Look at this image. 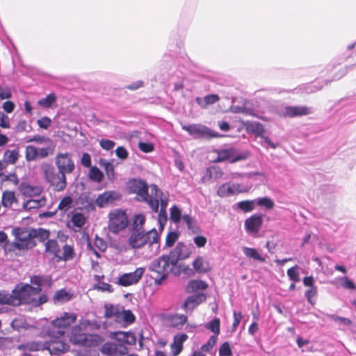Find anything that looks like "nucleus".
<instances>
[{
  "label": "nucleus",
  "instance_id": "obj_57",
  "mask_svg": "<svg viewBox=\"0 0 356 356\" xmlns=\"http://www.w3.org/2000/svg\"><path fill=\"white\" fill-rule=\"evenodd\" d=\"M179 238V234L176 232H170L165 238V247H172Z\"/></svg>",
  "mask_w": 356,
  "mask_h": 356
},
{
  "label": "nucleus",
  "instance_id": "obj_63",
  "mask_svg": "<svg viewBox=\"0 0 356 356\" xmlns=\"http://www.w3.org/2000/svg\"><path fill=\"white\" fill-rule=\"evenodd\" d=\"M168 221V215L166 211H159L158 216V222L159 225V229L163 230L165 225Z\"/></svg>",
  "mask_w": 356,
  "mask_h": 356
},
{
  "label": "nucleus",
  "instance_id": "obj_43",
  "mask_svg": "<svg viewBox=\"0 0 356 356\" xmlns=\"http://www.w3.org/2000/svg\"><path fill=\"white\" fill-rule=\"evenodd\" d=\"M54 152V146L49 145L45 147H37V156L38 160L42 159L48 157L49 155H51Z\"/></svg>",
  "mask_w": 356,
  "mask_h": 356
},
{
  "label": "nucleus",
  "instance_id": "obj_10",
  "mask_svg": "<svg viewBox=\"0 0 356 356\" xmlns=\"http://www.w3.org/2000/svg\"><path fill=\"white\" fill-rule=\"evenodd\" d=\"M181 128L195 139H209L218 136V133L200 124H181Z\"/></svg>",
  "mask_w": 356,
  "mask_h": 356
},
{
  "label": "nucleus",
  "instance_id": "obj_47",
  "mask_svg": "<svg viewBox=\"0 0 356 356\" xmlns=\"http://www.w3.org/2000/svg\"><path fill=\"white\" fill-rule=\"evenodd\" d=\"M254 202L258 206L264 207L266 209H271L275 206V203L273 200L268 197L255 199Z\"/></svg>",
  "mask_w": 356,
  "mask_h": 356
},
{
  "label": "nucleus",
  "instance_id": "obj_36",
  "mask_svg": "<svg viewBox=\"0 0 356 356\" xmlns=\"http://www.w3.org/2000/svg\"><path fill=\"white\" fill-rule=\"evenodd\" d=\"M254 200H245L237 202L234 205V208L236 207L237 209L241 210L245 213L250 212L254 209Z\"/></svg>",
  "mask_w": 356,
  "mask_h": 356
},
{
  "label": "nucleus",
  "instance_id": "obj_53",
  "mask_svg": "<svg viewBox=\"0 0 356 356\" xmlns=\"http://www.w3.org/2000/svg\"><path fill=\"white\" fill-rule=\"evenodd\" d=\"M194 270L199 273H206L207 269L204 267V259L202 257L198 256L193 262Z\"/></svg>",
  "mask_w": 356,
  "mask_h": 356
},
{
  "label": "nucleus",
  "instance_id": "obj_4",
  "mask_svg": "<svg viewBox=\"0 0 356 356\" xmlns=\"http://www.w3.org/2000/svg\"><path fill=\"white\" fill-rule=\"evenodd\" d=\"M76 318L77 316L74 313H63L60 316L51 321V325L47 327V335L56 337L65 336L66 329L75 323Z\"/></svg>",
  "mask_w": 356,
  "mask_h": 356
},
{
  "label": "nucleus",
  "instance_id": "obj_32",
  "mask_svg": "<svg viewBox=\"0 0 356 356\" xmlns=\"http://www.w3.org/2000/svg\"><path fill=\"white\" fill-rule=\"evenodd\" d=\"M72 298V295L67 292L65 289L57 291L54 296V301L55 302L64 303L70 301Z\"/></svg>",
  "mask_w": 356,
  "mask_h": 356
},
{
  "label": "nucleus",
  "instance_id": "obj_21",
  "mask_svg": "<svg viewBox=\"0 0 356 356\" xmlns=\"http://www.w3.org/2000/svg\"><path fill=\"white\" fill-rule=\"evenodd\" d=\"M263 223L262 215L255 213L245 220V227L248 233L256 234Z\"/></svg>",
  "mask_w": 356,
  "mask_h": 356
},
{
  "label": "nucleus",
  "instance_id": "obj_45",
  "mask_svg": "<svg viewBox=\"0 0 356 356\" xmlns=\"http://www.w3.org/2000/svg\"><path fill=\"white\" fill-rule=\"evenodd\" d=\"M25 158L29 162L38 160L37 147L33 145H27L25 149Z\"/></svg>",
  "mask_w": 356,
  "mask_h": 356
},
{
  "label": "nucleus",
  "instance_id": "obj_26",
  "mask_svg": "<svg viewBox=\"0 0 356 356\" xmlns=\"http://www.w3.org/2000/svg\"><path fill=\"white\" fill-rule=\"evenodd\" d=\"M182 220L186 224L188 229L190 230L193 234H197L200 233L201 229L198 225L197 220L191 215H183Z\"/></svg>",
  "mask_w": 356,
  "mask_h": 356
},
{
  "label": "nucleus",
  "instance_id": "obj_1",
  "mask_svg": "<svg viewBox=\"0 0 356 356\" xmlns=\"http://www.w3.org/2000/svg\"><path fill=\"white\" fill-rule=\"evenodd\" d=\"M41 287L32 286L29 284L19 283L15 285L10 295V305L18 307L22 305H30L38 307L47 302L46 295H40Z\"/></svg>",
  "mask_w": 356,
  "mask_h": 356
},
{
  "label": "nucleus",
  "instance_id": "obj_27",
  "mask_svg": "<svg viewBox=\"0 0 356 356\" xmlns=\"http://www.w3.org/2000/svg\"><path fill=\"white\" fill-rule=\"evenodd\" d=\"M45 202L46 200L44 197L39 199H29L24 202L22 207L24 209L29 211L42 207L45 204Z\"/></svg>",
  "mask_w": 356,
  "mask_h": 356
},
{
  "label": "nucleus",
  "instance_id": "obj_34",
  "mask_svg": "<svg viewBox=\"0 0 356 356\" xmlns=\"http://www.w3.org/2000/svg\"><path fill=\"white\" fill-rule=\"evenodd\" d=\"M44 245L46 252L52 254L55 257H58L60 248L56 240L48 239Z\"/></svg>",
  "mask_w": 356,
  "mask_h": 356
},
{
  "label": "nucleus",
  "instance_id": "obj_12",
  "mask_svg": "<svg viewBox=\"0 0 356 356\" xmlns=\"http://www.w3.org/2000/svg\"><path fill=\"white\" fill-rule=\"evenodd\" d=\"M246 191L245 187L241 184L226 182L218 188L216 193L220 197H227Z\"/></svg>",
  "mask_w": 356,
  "mask_h": 356
},
{
  "label": "nucleus",
  "instance_id": "obj_24",
  "mask_svg": "<svg viewBox=\"0 0 356 356\" xmlns=\"http://www.w3.org/2000/svg\"><path fill=\"white\" fill-rule=\"evenodd\" d=\"M166 319L170 327L177 329L181 328L187 322V316L184 314H175L168 315Z\"/></svg>",
  "mask_w": 356,
  "mask_h": 356
},
{
  "label": "nucleus",
  "instance_id": "obj_28",
  "mask_svg": "<svg viewBox=\"0 0 356 356\" xmlns=\"http://www.w3.org/2000/svg\"><path fill=\"white\" fill-rule=\"evenodd\" d=\"M218 95L212 94L206 95L204 98L196 97V103L202 108H206L209 105L213 104L219 100Z\"/></svg>",
  "mask_w": 356,
  "mask_h": 356
},
{
  "label": "nucleus",
  "instance_id": "obj_60",
  "mask_svg": "<svg viewBox=\"0 0 356 356\" xmlns=\"http://www.w3.org/2000/svg\"><path fill=\"white\" fill-rule=\"evenodd\" d=\"M217 342V337L212 335L209 339L208 341L201 346V350L204 352L210 351Z\"/></svg>",
  "mask_w": 356,
  "mask_h": 356
},
{
  "label": "nucleus",
  "instance_id": "obj_59",
  "mask_svg": "<svg viewBox=\"0 0 356 356\" xmlns=\"http://www.w3.org/2000/svg\"><path fill=\"white\" fill-rule=\"evenodd\" d=\"M232 355L229 342H224L219 348V356H232Z\"/></svg>",
  "mask_w": 356,
  "mask_h": 356
},
{
  "label": "nucleus",
  "instance_id": "obj_54",
  "mask_svg": "<svg viewBox=\"0 0 356 356\" xmlns=\"http://www.w3.org/2000/svg\"><path fill=\"white\" fill-rule=\"evenodd\" d=\"M26 143H36L38 144H43V143H52V141L48 137H45V136H41V135H35L33 136L29 137L26 140Z\"/></svg>",
  "mask_w": 356,
  "mask_h": 356
},
{
  "label": "nucleus",
  "instance_id": "obj_15",
  "mask_svg": "<svg viewBox=\"0 0 356 356\" xmlns=\"http://www.w3.org/2000/svg\"><path fill=\"white\" fill-rule=\"evenodd\" d=\"M246 159V154L240 153L235 148L230 147L218 151L216 161L222 162L225 161H229L231 163H235L236 161L245 160Z\"/></svg>",
  "mask_w": 356,
  "mask_h": 356
},
{
  "label": "nucleus",
  "instance_id": "obj_23",
  "mask_svg": "<svg viewBox=\"0 0 356 356\" xmlns=\"http://www.w3.org/2000/svg\"><path fill=\"white\" fill-rule=\"evenodd\" d=\"M112 334L113 338H114L117 341L124 345H134L136 343V336L130 332H117L113 333Z\"/></svg>",
  "mask_w": 356,
  "mask_h": 356
},
{
  "label": "nucleus",
  "instance_id": "obj_13",
  "mask_svg": "<svg viewBox=\"0 0 356 356\" xmlns=\"http://www.w3.org/2000/svg\"><path fill=\"white\" fill-rule=\"evenodd\" d=\"M55 164L59 172L64 174H70L75 169L74 163L67 152L58 153L55 157Z\"/></svg>",
  "mask_w": 356,
  "mask_h": 356
},
{
  "label": "nucleus",
  "instance_id": "obj_20",
  "mask_svg": "<svg viewBox=\"0 0 356 356\" xmlns=\"http://www.w3.org/2000/svg\"><path fill=\"white\" fill-rule=\"evenodd\" d=\"M207 296L204 293H197L188 296L183 303L181 308L186 312H191L200 304L204 302Z\"/></svg>",
  "mask_w": 356,
  "mask_h": 356
},
{
  "label": "nucleus",
  "instance_id": "obj_3",
  "mask_svg": "<svg viewBox=\"0 0 356 356\" xmlns=\"http://www.w3.org/2000/svg\"><path fill=\"white\" fill-rule=\"evenodd\" d=\"M12 234L15 236L13 241L8 248L9 251L18 250L19 251H28L37 245L33 238V228L17 227L12 229Z\"/></svg>",
  "mask_w": 356,
  "mask_h": 356
},
{
  "label": "nucleus",
  "instance_id": "obj_62",
  "mask_svg": "<svg viewBox=\"0 0 356 356\" xmlns=\"http://www.w3.org/2000/svg\"><path fill=\"white\" fill-rule=\"evenodd\" d=\"M101 164L104 165L106 173L109 179H113L114 177V167L112 163L108 161H101Z\"/></svg>",
  "mask_w": 356,
  "mask_h": 356
},
{
  "label": "nucleus",
  "instance_id": "obj_50",
  "mask_svg": "<svg viewBox=\"0 0 356 356\" xmlns=\"http://www.w3.org/2000/svg\"><path fill=\"white\" fill-rule=\"evenodd\" d=\"M188 287L191 289L193 291H196L207 289L208 284L202 280H193L189 282Z\"/></svg>",
  "mask_w": 356,
  "mask_h": 356
},
{
  "label": "nucleus",
  "instance_id": "obj_40",
  "mask_svg": "<svg viewBox=\"0 0 356 356\" xmlns=\"http://www.w3.org/2000/svg\"><path fill=\"white\" fill-rule=\"evenodd\" d=\"M181 210L177 206L173 205L170 209V219L175 223H179L182 220Z\"/></svg>",
  "mask_w": 356,
  "mask_h": 356
},
{
  "label": "nucleus",
  "instance_id": "obj_38",
  "mask_svg": "<svg viewBox=\"0 0 356 356\" xmlns=\"http://www.w3.org/2000/svg\"><path fill=\"white\" fill-rule=\"evenodd\" d=\"M141 200L146 202L153 212H154V213L159 212V198H156V197L150 196L149 195V193H147V197H144Z\"/></svg>",
  "mask_w": 356,
  "mask_h": 356
},
{
  "label": "nucleus",
  "instance_id": "obj_33",
  "mask_svg": "<svg viewBox=\"0 0 356 356\" xmlns=\"http://www.w3.org/2000/svg\"><path fill=\"white\" fill-rule=\"evenodd\" d=\"M15 202H17V199L13 191H6L3 193L1 204L4 207H11Z\"/></svg>",
  "mask_w": 356,
  "mask_h": 356
},
{
  "label": "nucleus",
  "instance_id": "obj_49",
  "mask_svg": "<svg viewBox=\"0 0 356 356\" xmlns=\"http://www.w3.org/2000/svg\"><path fill=\"white\" fill-rule=\"evenodd\" d=\"M73 200L70 196L64 197L60 202L58 209L66 212L69 210L72 204Z\"/></svg>",
  "mask_w": 356,
  "mask_h": 356
},
{
  "label": "nucleus",
  "instance_id": "obj_58",
  "mask_svg": "<svg viewBox=\"0 0 356 356\" xmlns=\"http://www.w3.org/2000/svg\"><path fill=\"white\" fill-rule=\"evenodd\" d=\"M121 316L122 317L123 321L127 324H131L136 320L134 314L129 309H123L122 314L120 313V316Z\"/></svg>",
  "mask_w": 356,
  "mask_h": 356
},
{
  "label": "nucleus",
  "instance_id": "obj_31",
  "mask_svg": "<svg viewBox=\"0 0 356 356\" xmlns=\"http://www.w3.org/2000/svg\"><path fill=\"white\" fill-rule=\"evenodd\" d=\"M19 157V150L18 148L10 150L8 149L4 152L3 160L6 163L15 164Z\"/></svg>",
  "mask_w": 356,
  "mask_h": 356
},
{
  "label": "nucleus",
  "instance_id": "obj_42",
  "mask_svg": "<svg viewBox=\"0 0 356 356\" xmlns=\"http://www.w3.org/2000/svg\"><path fill=\"white\" fill-rule=\"evenodd\" d=\"M220 321L218 318H214L205 325V327L212 332L216 337L220 334Z\"/></svg>",
  "mask_w": 356,
  "mask_h": 356
},
{
  "label": "nucleus",
  "instance_id": "obj_6",
  "mask_svg": "<svg viewBox=\"0 0 356 356\" xmlns=\"http://www.w3.org/2000/svg\"><path fill=\"white\" fill-rule=\"evenodd\" d=\"M47 182L50 184L56 191H63L67 186L65 174L58 170L49 163H43L41 166Z\"/></svg>",
  "mask_w": 356,
  "mask_h": 356
},
{
  "label": "nucleus",
  "instance_id": "obj_56",
  "mask_svg": "<svg viewBox=\"0 0 356 356\" xmlns=\"http://www.w3.org/2000/svg\"><path fill=\"white\" fill-rule=\"evenodd\" d=\"M298 266L297 265L290 268L287 270V275L290 280L293 282H298L300 281L299 273L298 271Z\"/></svg>",
  "mask_w": 356,
  "mask_h": 356
},
{
  "label": "nucleus",
  "instance_id": "obj_7",
  "mask_svg": "<svg viewBox=\"0 0 356 356\" xmlns=\"http://www.w3.org/2000/svg\"><path fill=\"white\" fill-rule=\"evenodd\" d=\"M273 112L281 118H296L311 114L312 108L305 106H275Z\"/></svg>",
  "mask_w": 356,
  "mask_h": 356
},
{
  "label": "nucleus",
  "instance_id": "obj_39",
  "mask_svg": "<svg viewBox=\"0 0 356 356\" xmlns=\"http://www.w3.org/2000/svg\"><path fill=\"white\" fill-rule=\"evenodd\" d=\"M247 129L249 132H251L258 136H262V134L264 133L263 125L258 122H250L247 125Z\"/></svg>",
  "mask_w": 356,
  "mask_h": 356
},
{
  "label": "nucleus",
  "instance_id": "obj_61",
  "mask_svg": "<svg viewBox=\"0 0 356 356\" xmlns=\"http://www.w3.org/2000/svg\"><path fill=\"white\" fill-rule=\"evenodd\" d=\"M26 325L25 321L22 318H16L10 323L13 329L17 331H20L21 329L25 328Z\"/></svg>",
  "mask_w": 356,
  "mask_h": 356
},
{
  "label": "nucleus",
  "instance_id": "obj_46",
  "mask_svg": "<svg viewBox=\"0 0 356 356\" xmlns=\"http://www.w3.org/2000/svg\"><path fill=\"white\" fill-rule=\"evenodd\" d=\"M88 176L92 181L95 182L102 181L104 177L102 172L96 166L90 168Z\"/></svg>",
  "mask_w": 356,
  "mask_h": 356
},
{
  "label": "nucleus",
  "instance_id": "obj_64",
  "mask_svg": "<svg viewBox=\"0 0 356 356\" xmlns=\"http://www.w3.org/2000/svg\"><path fill=\"white\" fill-rule=\"evenodd\" d=\"M341 281H342L341 286L346 289L355 290L356 289V285L355 283L350 280L347 277H341L339 278Z\"/></svg>",
  "mask_w": 356,
  "mask_h": 356
},
{
  "label": "nucleus",
  "instance_id": "obj_52",
  "mask_svg": "<svg viewBox=\"0 0 356 356\" xmlns=\"http://www.w3.org/2000/svg\"><path fill=\"white\" fill-rule=\"evenodd\" d=\"M26 347L29 351H39L47 349V343L32 341L27 343Z\"/></svg>",
  "mask_w": 356,
  "mask_h": 356
},
{
  "label": "nucleus",
  "instance_id": "obj_22",
  "mask_svg": "<svg viewBox=\"0 0 356 356\" xmlns=\"http://www.w3.org/2000/svg\"><path fill=\"white\" fill-rule=\"evenodd\" d=\"M349 68H352V66L350 67H345L343 69H341L340 71H339L337 73L334 74V76L331 79H325L322 81V82H320L319 81H316L314 83H311L310 85V90L311 92H314L320 90L325 85H327L332 81L339 80L341 78H342L348 72V70Z\"/></svg>",
  "mask_w": 356,
  "mask_h": 356
},
{
  "label": "nucleus",
  "instance_id": "obj_9",
  "mask_svg": "<svg viewBox=\"0 0 356 356\" xmlns=\"http://www.w3.org/2000/svg\"><path fill=\"white\" fill-rule=\"evenodd\" d=\"M109 231L113 234H118L124 229L128 225V217L125 211L116 209L109 213Z\"/></svg>",
  "mask_w": 356,
  "mask_h": 356
},
{
  "label": "nucleus",
  "instance_id": "obj_5",
  "mask_svg": "<svg viewBox=\"0 0 356 356\" xmlns=\"http://www.w3.org/2000/svg\"><path fill=\"white\" fill-rule=\"evenodd\" d=\"M159 239V233L154 228L147 232L134 230L131 231L129 238V245L134 249H139L147 244L151 245L157 243Z\"/></svg>",
  "mask_w": 356,
  "mask_h": 356
},
{
  "label": "nucleus",
  "instance_id": "obj_37",
  "mask_svg": "<svg viewBox=\"0 0 356 356\" xmlns=\"http://www.w3.org/2000/svg\"><path fill=\"white\" fill-rule=\"evenodd\" d=\"M33 234L34 240L38 238L40 242H44L49 238L50 232L42 227L38 229L33 228Z\"/></svg>",
  "mask_w": 356,
  "mask_h": 356
},
{
  "label": "nucleus",
  "instance_id": "obj_35",
  "mask_svg": "<svg viewBox=\"0 0 356 356\" xmlns=\"http://www.w3.org/2000/svg\"><path fill=\"white\" fill-rule=\"evenodd\" d=\"M105 313L104 316L106 318H110L116 316L117 318H120V312L118 306H114L112 304H106L104 306Z\"/></svg>",
  "mask_w": 356,
  "mask_h": 356
},
{
  "label": "nucleus",
  "instance_id": "obj_51",
  "mask_svg": "<svg viewBox=\"0 0 356 356\" xmlns=\"http://www.w3.org/2000/svg\"><path fill=\"white\" fill-rule=\"evenodd\" d=\"M317 293L318 290L316 286L309 288L305 292V298L312 305H314L316 302L314 298L317 296Z\"/></svg>",
  "mask_w": 356,
  "mask_h": 356
},
{
  "label": "nucleus",
  "instance_id": "obj_19",
  "mask_svg": "<svg viewBox=\"0 0 356 356\" xmlns=\"http://www.w3.org/2000/svg\"><path fill=\"white\" fill-rule=\"evenodd\" d=\"M122 195L116 191H107L99 194L95 200V204L99 207L103 208L106 205L112 204L115 202L121 199Z\"/></svg>",
  "mask_w": 356,
  "mask_h": 356
},
{
  "label": "nucleus",
  "instance_id": "obj_8",
  "mask_svg": "<svg viewBox=\"0 0 356 356\" xmlns=\"http://www.w3.org/2000/svg\"><path fill=\"white\" fill-rule=\"evenodd\" d=\"M195 247L192 243L186 244L184 242H178L175 248L168 254L172 259V264L175 263L176 266L181 269V265H179V260H184L190 257Z\"/></svg>",
  "mask_w": 356,
  "mask_h": 356
},
{
  "label": "nucleus",
  "instance_id": "obj_29",
  "mask_svg": "<svg viewBox=\"0 0 356 356\" xmlns=\"http://www.w3.org/2000/svg\"><path fill=\"white\" fill-rule=\"evenodd\" d=\"M74 251L72 246L65 244L63 247V253L60 254L58 253V257H56L58 261H67L74 259Z\"/></svg>",
  "mask_w": 356,
  "mask_h": 356
},
{
  "label": "nucleus",
  "instance_id": "obj_25",
  "mask_svg": "<svg viewBox=\"0 0 356 356\" xmlns=\"http://www.w3.org/2000/svg\"><path fill=\"white\" fill-rule=\"evenodd\" d=\"M188 339L186 334H176L174 341L171 344V348L174 356L178 355L183 349V343Z\"/></svg>",
  "mask_w": 356,
  "mask_h": 356
},
{
  "label": "nucleus",
  "instance_id": "obj_55",
  "mask_svg": "<svg viewBox=\"0 0 356 356\" xmlns=\"http://www.w3.org/2000/svg\"><path fill=\"white\" fill-rule=\"evenodd\" d=\"M327 317L339 325L348 326L351 324V321L348 318L341 317L335 314H329Z\"/></svg>",
  "mask_w": 356,
  "mask_h": 356
},
{
  "label": "nucleus",
  "instance_id": "obj_2",
  "mask_svg": "<svg viewBox=\"0 0 356 356\" xmlns=\"http://www.w3.org/2000/svg\"><path fill=\"white\" fill-rule=\"evenodd\" d=\"M148 270L152 274L151 277L154 280L156 285H161L165 281L170 273L179 275L181 269L178 268L168 254H163L153 260L148 266Z\"/></svg>",
  "mask_w": 356,
  "mask_h": 356
},
{
  "label": "nucleus",
  "instance_id": "obj_17",
  "mask_svg": "<svg viewBox=\"0 0 356 356\" xmlns=\"http://www.w3.org/2000/svg\"><path fill=\"white\" fill-rule=\"evenodd\" d=\"M144 273V268H137L134 272L127 273L120 275L118 277V284L122 286L136 284L141 280Z\"/></svg>",
  "mask_w": 356,
  "mask_h": 356
},
{
  "label": "nucleus",
  "instance_id": "obj_48",
  "mask_svg": "<svg viewBox=\"0 0 356 356\" xmlns=\"http://www.w3.org/2000/svg\"><path fill=\"white\" fill-rule=\"evenodd\" d=\"M71 220L74 226L81 228L86 222V218L83 213H76L72 215Z\"/></svg>",
  "mask_w": 356,
  "mask_h": 356
},
{
  "label": "nucleus",
  "instance_id": "obj_41",
  "mask_svg": "<svg viewBox=\"0 0 356 356\" xmlns=\"http://www.w3.org/2000/svg\"><path fill=\"white\" fill-rule=\"evenodd\" d=\"M145 222V217L143 214L135 215L132 223L131 231L137 230L142 231L143 226Z\"/></svg>",
  "mask_w": 356,
  "mask_h": 356
},
{
  "label": "nucleus",
  "instance_id": "obj_30",
  "mask_svg": "<svg viewBox=\"0 0 356 356\" xmlns=\"http://www.w3.org/2000/svg\"><path fill=\"white\" fill-rule=\"evenodd\" d=\"M242 251L243 254L250 259H253L260 262H265L266 261L265 258L261 256L257 250L254 248L243 246L242 247Z\"/></svg>",
  "mask_w": 356,
  "mask_h": 356
},
{
  "label": "nucleus",
  "instance_id": "obj_44",
  "mask_svg": "<svg viewBox=\"0 0 356 356\" xmlns=\"http://www.w3.org/2000/svg\"><path fill=\"white\" fill-rule=\"evenodd\" d=\"M56 100V95L54 93H50L46 97L38 100V104L44 108H50Z\"/></svg>",
  "mask_w": 356,
  "mask_h": 356
},
{
  "label": "nucleus",
  "instance_id": "obj_18",
  "mask_svg": "<svg viewBox=\"0 0 356 356\" xmlns=\"http://www.w3.org/2000/svg\"><path fill=\"white\" fill-rule=\"evenodd\" d=\"M102 353L108 356H124L127 354L128 348L117 341L116 342H107L103 345Z\"/></svg>",
  "mask_w": 356,
  "mask_h": 356
},
{
  "label": "nucleus",
  "instance_id": "obj_11",
  "mask_svg": "<svg viewBox=\"0 0 356 356\" xmlns=\"http://www.w3.org/2000/svg\"><path fill=\"white\" fill-rule=\"evenodd\" d=\"M70 341L72 343L81 347L95 348L102 343V339L98 334L84 333L79 335L70 336Z\"/></svg>",
  "mask_w": 356,
  "mask_h": 356
},
{
  "label": "nucleus",
  "instance_id": "obj_16",
  "mask_svg": "<svg viewBox=\"0 0 356 356\" xmlns=\"http://www.w3.org/2000/svg\"><path fill=\"white\" fill-rule=\"evenodd\" d=\"M129 193L136 194L141 200L147 197L148 185L146 181L141 179H132L127 182Z\"/></svg>",
  "mask_w": 356,
  "mask_h": 356
},
{
  "label": "nucleus",
  "instance_id": "obj_14",
  "mask_svg": "<svg viewBox=\"0 0 356 356\" xmlns=\"http://www.w3.org/2000/svg\"><path fill=\"white\" fill-rule=\"evenodd\" d=\"M50 339L47 342V349L50 353L54 355H60L70 350V345L63 337L49 336Z\"/></svg>",
  "mask_w": 356,
  "mask_h": 356
}]
</instances>
